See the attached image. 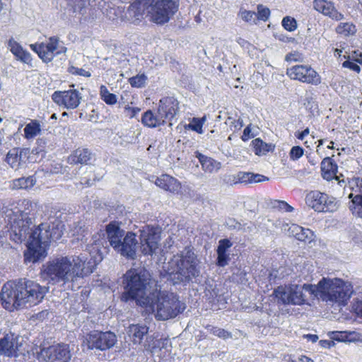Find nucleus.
<instances>
[{
    "instance_id": "1",
    "label": "nucleus",
    "mask_w": 362,
    "mask_h": 362,
    "mask_svg": "<svg viewBox=\"0 0 362 362\" xmlns=\"http://www.w3.org/2000/svg\"><path fill=\"white\" fill-rule=\"evenodd\" d=\"M92 241L88 251L93 264L90 261L87 262L85 254L59 256L43 264L42 277L52 284L66 285L91 274L94 266L103 260L108 250L107 241L103 232L93 235Z\"/></svg>"
},
{
    "instance_id": "2",
    "label": "nucleus",
    "mask_w": 362,
    "mask_h": 362,
    "mask_svg": "<svg viewBox=\"0 0 362 362\" xmlns=\"http://www.w3.org/2000/svg\"><path fill=\"white\" fill-rule=\"evenodd\" d=\"M22 209H7L5 213L8 218L11 228L16 237V241L27 240L28 250L25 252L26 262H35L46 255V248L48 243L61 238L62 231L55 228L54 226L50 228L48 223H42L34 230H32V220L28 214L33 209V203L29 200L21 202Z\"/></svg>"
},
{
    "instance_id": "3",
    "label": "nucleus",
    "mask_w": 362,
    "mask_h": 362,
    "mask_svg": "<svg viewBox=\"0 0 362 362\" xmlns=\"http://www.w3.org/2000/svg\"><path fill=\"white\" fill-rule=\"evenodd\" d=\"M47 291V287L32 280L19 279L10 281L1 288V303L9 311L22 309L40 303Z\"/></svg>"
},
{
    "instance_id": "4",
    "label": "nucleus",
    "mask_w": 362,
    "mask_h": 362,
    "mask_svg": "<svg viewBox=\"0 0 362 362\" xmlns=\"http://www.w3.org/2000/svg\"><path fill=\"white\" fill-rule=\"evenodd\" d=\"M123 285L125 291L121 299L123 301L134 300L137 305L143 307L149 305L151 298L156 294L157 284L144 270H129L124 275Z\"/></svg>"
},
{
    "instance_id": "5",
    "label": "nucleus",
    "mask_w": 362,
    "mask_h": 362,
    "mask_svg": "<svg viewBox=\"0 0 362 362\" xmlns=\"http://www.w3.org/2000/svg\"><path fill=\"white\" fill-rule=\"evenodd\" d=\"M179 0H135L129 8L127 16L135 23L142 18L141 10L146 11L149 20L158 25H164L179 9Z\"/></svg>"
},
{
    "instance_id": "6",
    "label": "nucleus",
    "mask_w": 362,
    "mask_h": 362,
    "mask_svg": "<svg viewBox=\"0 0 362 362\" xmlns=\"http://www.w3.org/2000/svg\"><path fill=\"white\" fill-rule=\"evenodd\" d=\"M310 295L329 305H346L351 297L354 289L351 284L341 279L322 278L317 285L308 286Z\"/></svg>"
},
{
    "instance_id": "7",
    "label": "nucleus",
    "mask_w": 362,
    "mask_h": 362,
    "mask_svg": "<svg viewBox=\"0 0 362 362\" xmlns=\"http://www.w3.org/2000/svg\"><path fill=\"white\" fill-rule=\"evenodd\" d=\"M149 301V305H144L143 308L153 313L157 320L165 321L175 318L185 309L184 303L179 300L177 295L158 289Z\"/></svg>"
},
{
    "instance_id": "8",
    "label": "nucleus",
    "mask_w": 362,
    "mask_h": 362,
    "mask_svg": "<svg viewBox=\"0 0 362 362\" xmlns=\"http://www.w3.org/2000/svg\"><path fill=\"white\" fill-rule=\"evenodd\" d=\"M168 272L181 282H189L200 274L199 261L194 252L185 248L180 254L174 255L168 262Z\"/></svg>"
},
{
    "instance_id": "9",
    "label": "nucleus",
    "mask_w": 362,
    "mask_h": 362,
    "mask_svg": "<svg viewBox=\"0 0 362 362\" xmlns=\"http://www.w3.org/2000/svg\"><path fill=\"white\" fill-rule=\"evenodd\" d=\"M308 286L313 284H304L303 286L291 284L279 286L274 291V295L279 303L284 305H303L306 300L305 292L310 295V291L307 288Z\"/></svg>"
},
{
    "instance_id": "10",
    "label": "nucleus",
    "mask_w": 362,
    "mask_h": 362,
    "mask_svg": "<svg viewBox=\"0 0 362 362\" xmlns=\"http://www.w3.org/2000/svg\"><path fill=\"white\" fill-rule=\"evenodd\" d=\"M37 358L44 362H69L71 354L69 345L64 343L40 346Z\"/></svg>"
},
{
    "instance_id": "11",
    "label": "nucleus",
    "mask_w": 362,
    "mask_h": 362,
    "mask_svg": "<svg viewBox=\"0 0 362 362\" xmlns=\"http://www.w3.org/2000/svg\"><path fill=\"white\" fill-rule=\"evenodd\" d=\"M116 342L117 337L113 332L93 331L83 337L81 345L88 350L105 351L114 346Z\"/></svg>"
},
{
    "instance_id": "12",
    "label": "nucleus",
    "mask_w": 362,
    "mask_h": 362,
    "mask_svg": "<svg viewBox=\"0 0 362 362\" xmlns=\"http://www.w3.org/2000/svg\"><path fill=\"white\" fill-rule=\"evenodd\" d=\"M140 251L145 256H152L159 248L160 230L158 228L146 226L139 230Z\"/></svg>"
},
{
    "instance_id": "13",
    "label": "nucleus",
    "mask_w": 362,
    "mask_h": 362,
    "mask_svg": "<svg viewBox=\"0 0 362 362\" xmlns=\"http://www.w3.org/2000/svg\"><path fill=\"white\" fill-rule=\"evenodd\" d=\"M305 204L318 212H333L338 206L336 199L320 191H310L305 196Z\"/></svg>"
},
{
    "instance_id": "14",
    "label": "nucleus",
    "mask_w": 362,
    "mask_h": 362,
    "mask_svg": "<svg viewBox=\"0 0 362 362\" xmlns=\"http://www.w3.org/2000/svg\"><path fill=\"white\" fill-rule=\"evenodd\" d=\"M287 76L292 80L318 86L321 83V77L310 65L298 64L287 69Z\"/></svg>"
},
{
    "instance_id": "15",
    "label": "nucleus",
    "mask_w": 362,
    "mask_h": 362,
    "mask_svg": "<svg viewBox=\"0 0 362 362\" xmlns=\"http://www.w3.org/2000/svg\"><path fill=\"white\" fill-rule=\"evenodd\" d=\"M25 351L23 339L15 333L9 332L0 338V354L8 357H17Z\"/></svg>"
},
{
    "instance_id": "16",
    "label": "nucleus",
    "mask_w": 362,
    "mask_h": 362,
    "mask_svg": "<svg viewBox=\"0 0 362 362\" xmlns=\"http://www.w3.org/2000/svg\"><path fill=\"white\" fill-rule=\"evenodd\" d=\"M52 98L59 106L66 109H75L81 103V93L77 90L55 91Z\"/></svg>"
},
{
    "instance_id": "17",
    "label": "nucleus",
    "mask_w": 362,
    "mask_h": 362,
    "mask_svg": "<svg viewBox=\"0 0 362 362\" xmlns=\"http://www.w3.org/2000/svg\"><path fill=\"white\" fill-rule=\"evenodd\" d=\"M158 108L166 122H169V125L172 126L171 121L179 111L177 100L174 97L163 98L159 101Z\"/></svg>"
},
{
    "instance_id": "18",
    "label": "nucleus",
    "mask_w": 362,
    "mask_h": 362,
    "mask_svg": "<svg viewBox=\"0 0 362 362\" xmlns=\"http://www.w3.org/2000/svg\"><path fill=\"white\" fill-rule=\"evenodd\" d=\"M66 50L65 47L59 45L58 37H51L47 43H42L41 59L45 63H49L56 55L64 53Z\"/></svg>"
},
{
    "instance_id": "19",
    "label": "nucleus",
    "mask_w": 362,
    "mask_h": 362,
    "mask_svg": "<svg viewBox=\"0 0 362 362\" xmlns=\"http://www.w3.org/2000/svg\"><path fill=\"white\" fill-rule=\"evenodd\" d=\"M313 8L334 21H340L345 18L344 15L336 8L334 3L327 0H314Z\"/></svg>"
},
{
    "instance_id": "20",
    "label": "nucleus",
    "mask_w": 362,
    "mask_h": 362,
    "mask_svg": "<svg viewBox=\"0 0 362 362\" xmlns=\"http://www.w3.org/2000/svg\"><path fill=\"white\" fill-rule=\"evenodd\" d=\"M137 244L138 241L136 239V234L132 232H128L122 238V242L119 243V247H117L115 250L124 257L134 259L136 257Z\"/></svg>"
},
{
    "instance_id": "21",
    "label": "nucleus",
    "mask_w": 362,
    "mask_h": 362,
    "mask_svg": "<svg viewBox=\"0 0 362 362\" xmlns=\"http://www.w3.org/2000/svg\"><path fill=\"white\" fill-rule=\"evenodd\" d=\"M106 233L110 245L114 250L119 247V243L124 237V230L121 229L119 223L116 221L110 223L106 226Z\"/></svg>"
},
{
    "instance_id": "22",
    "label": "nucleus",
    "mask_w": 362,
    "mask_h": 362,
    "mask_svg": "<svg viewBox=\"0 0 362 362\" xmlns=\"http://www.w3.org/2000/svg\"><path fill=\"white\" fill-rule=\"evenodd\" d=\"M69 162L71 164H86L90 163L95 160V154H93L88 148H77L68 158Z\"/></svg>"
},
{
    "instance_id": "23",
    "label": "nucleus",
    "mask_w": 362,
    "mask_h": 362,
    "mask_svg": "<svg viewBox=\"0 0 362 362\" xmlns=\"http://www.w3.org/2000/svg\"><path fill=\"white\" fill-rule=\"evenodd\" d=\"M25 158L26 153L23 150L14 148L8 152L6 161L12 168L17 170L25 163Z\"/></svg>"
},
{
    "instance_id": "24",
    "label": "nucleus",
    "mask_w": 362,
    "mask_h": 362,
    "mask_svg": "<svg viewBox=\"0 0 362 362\" xmlns=\"http://www.w3.org/2000/svg\"><path fill=\"white\" fill-rule=\"evenodd\" d=\"M155 184L158 187L173 193L178 192L181 188V185L177 179L166 174L158 177Z\"/></svg>"
},
{
    "instance_id": "25",
    "label": "nucleus",
    "mask_w": 362,
    "mask_h": 362,
    "mask_svg": "<svg viewBox=\"0 0 362 362\" xmlns=\"http://www.w3.org/2000/svg\"><path fill=\"white\" fill-rule=\"evenodd\" d=\"M141 122L144 125L148 127L155 128L165 124L166 121L161 115L158 108H157V110L155 112L151 110L145 112L142 116Z\"/></svg>"
},
{
    "instance_id": "26",
    "label": "nucleus",
    "mask_w": 362,
    "mask_h": 362,
    "mask_svg": "<svg viewBox=\"0 0 362 362\" xmlns=\"http://www.w3.org/2000/svg\"><path fill=\"white\" fill-rule=\"evenodd\" d=\"M233 244L228 239H222L218 241L217 252V262L218 267H225L228 264L230 260L229 254L227 251L232 247Z\"/></svg>"
},
{
    "instance_id": "27",
    "label": "nucleus",
    "mask_w": 362,
    "mask_h": 362,
    "mask_svg": "<svg viewBox=\"0 0 362 362\" xmlns=\"http://www.w3.org/2000/svg\"><path fill=\"white\" fill-rule=\"evenodd\" d=\"M148 332V327L144 325H131L127 330L128 335L134 344H140Z\"/></svg>"
},
{
    "instance_id": "28",
    "label": "nucleus",
    "mask_w": 362,
    "mask_h": 362,
    "mask_svg": "<svg viewBox=\"0 0 362 362\" xmlns=\"http://www.w3.org/2000/svg\"><path fill=\"white\" fill-rule=\"evenodd\" d=\"M321 171L324 179L331 180L337 177V165L331 158H325L321 163Z\"/></svg>"
},
{
    "instance_id": "29",
    "label": "nucleus",
    "mask_w": 362,
    "mask_h": 362,
    "mask_svg": "<svg viewBox=\"0 0 362 362\" xmlns=\"http://www.w3.org/2000/svg\"><path fill=\"white\" fill-rule=\"evenodd\" d=\"M196 157L199 159L202 165V168L206 173H211L218 171L221 168V163L214 160V159L206 157L200 153H197Z\"/></svg>"
},
{
    "instance_id": "30",
    "label": "nucleus",
    "mask_w": 362,
    "mask_h": 362,
    "mask_svg": "<svg viewBox=\"0 0 362 362\" xmlns=\"http://www.w3.org/2000/svg\"><path fill=\"white\" fill-rule=\"evenodd\" d=\"M290 233L300 241H311L313 239V232L309 228H303L298 225L293 224L289 228Z\"/></svg>"
},
{
    "instance_id": "31",
    "label": "nucleus",
    "mask_w": 362,
    "mask_h": 362,
    "mask_svg": "<svg viewBox=\"0 0 362 362\" xmlns=\"http://www.w3.org/2000/svg\"><path fill=\"white\" fill-rule=\"evenodd\" d=\"M354 195V192L349 194V198L351 199V204L349 206L353 214L357 216L362 218V193L356 192Z\"/></svg>"
},
{
    "instance_id": "32",
    "label": "nucleus",
    "mask_w": 362,
    "mask_h": 362,
    "mask_svg": "<svg viewBox=\"0 0 362 362\" xmlns=\"http://www.w3.org/2000/svg\"><path fill=\"white\" fill-rule=\"evenodd\" d=\"M36 183L35 179L33 176L27 177H21L13 181L12 189H29Z\"/></svg>"
},
{
    "instance_id": "33",
    "label": "nucleus",
    "mask_w": 362,
    "mask_h": 362,
    "mask_svg": "<svg viewBox=\"0 0 362 362\" xmlns=\"http://www.w3.org/2000/svg\"><path fill=\"white\" fill-rule=\"evenodd\" d=\"M41 132V127L37 120H32L27 124L24 128V136L27 139H32L37 136Z\"/></svg>"
},
{
    "instance_id": "34",
    "label": "nucleus",
    "mask_w": 362,
    "mask_h": 362,
    "mask_svg": "<svg viewBox=\"0 0 362 362\" xmlns=\"http://www.w3.org/2000/svg\"><path fill=\"white\" fill-rule=\"evenodd\" d=\"M100 95L101 99L107 105H115L117 102L116 95L109 92L105 86L102 85L100 88Z\"/></svg>"
},
{
    "instance_id": "35",
    "label": "nucleus",
    "mask_w": 362,
    "mask_h": 362,
    "mask_svg": "<svg viewBox=\"0 0 362 362\" xmlns=\"http://www.w3.org/2000/svg\"><path fill=\"white\" fill-rule=\"evenodd\" d=\"M356 31V26L351 23H341L336 28V32L344 36L352 35Z\"/></svg>"
},
{
    "instance_id": "36",
    "label": "nucleus",
    "mask_w": 362,
    "mask_h": 362,
    "mask_svg": "<svg viewBox=\"0 0 362 362\" xmlns=\"http://www.w3.org/2000/svg\"><path fill=\"white\" fill-rule=\"evenodd\" d=\"M254 151L256 155H264L269 151L270 146L260 139H255L252 141Z\"/></svg>"
},
{
    "instance_id": "37",
    "label": "nucleus",
    "mask_w": 362,
    "mask_h": 362,
    "mask_svg": "<svg viewBox=\"0 0 362 362\" xmlns=\"http://www.w3.org/2000/svg\"><path fill=\"white\" fill-rule=\"evenodd\" d=\"M238 16L245 22L250 23H257L256 13L251 11L245 10L243 8L240 9Z\"/></svg>"
},
{
    "instance_id": "38",
    "label": "nucleus",
    "mask_w": 362,
    "mask_h": 362,
    "mask_svg": "<svg viewBox=\"0 0 362 362\" xmlns=\"http://www.w3.org/2000/svg\"><path fill=\"white\" fill-rule=\"evenodd\" d=\"M257 12L256 13L257 21L259 20V21H262L264 22H266L269 18L271 12L268 7H267L262 4H259L257 6Z\"/></svg>"
},
{
    "instance_id": "39",
    "label": "nucleus",
    "mask_w": 362,
    "mask_h": 362,
    "mask_svg": "<svg viewBox=\"0 0 362 362\" xmlns=\"http://www.w3.org/2000/svg\"><path fill=\"white\" fill-rule=\"evenodd\" d=\"M147 81V76L144 74H138L129 79V82L132 86L136 88H141L145 86Z\"/></svg>"
},
{
    "instance_id": "40",
    "label": "nucleus",
    "mask_w": 362,
    "mask_h": 362,
    "mask_svg": "<svg viewBox=\"0 0 362 362\" xmlns=\"http://www.w3.org/2000/svg\"><path fill=\"white\" fill-rule=\"evenodd\" d=\"M282 26L289 32L294 31L297 28V22L294 18L286 16L281 22Z\"/></svg>"
},
{
    "instance_id": "41",
    "label": "nucleus",
    "mask_w": 362,
    "mask_h": 362,
    "mask_svg": "<svg viewBox=\"0 0 362 362\" xmlns=\"http://www.w3.org/2000/svg\"><path fill=\"white\" fill-rule=\"evenodd\" d=\"M226 124H228L233 132L238 131L243 127V121L240 118L235 119L229 117L226 121Z\"/></svg>"
},
{
    "instance_id": "42",
    "label": "nucleus",
    "mask_w": 362,
    "mask_h": 362,
    "mask_svg": "<svg viewBox=\"0 0 362 362\" xmlns=\"http://www.w3.org/2000/svg\"><path fill=\"white\" fill-rule=\"evenodd\" d=\"M272 206L274 208L279 209L286 212H292L294 210L293 207L287 202L281 200H274Z\"/></svg>"
},
{
    "instance_id": "43",
    "label": "nucleus",
    "mask_w": 362,
    "mask_h": 362,
    "mask_svg": "<svg viewBox=\"0 0 362 362\" xmlns=\"http://www.w3.org/2000/svg\"><path fill=\"white\" fill-rule=\"evenodd\" d=\"M210 332L215 336H217L220 338H223L224 339L231 338L232 334L229 332L218 327H211L210 328Z\"/></svg>"
},
{
    "instance_id": "44",
    "label": "nucleus",
    "mask_w": 362,
    "mask_h": 362,
    "mask_svg": "<svg viewBox=\"0 0 362 362\" xmlns=\"http://www.w3.org/2000/svg\"><path fill=\"white\" fill-rule=\"evenodd\" d=\"M18 60L25 63L30 64L32 62V57L30 54L23 48L21 49L16 55H14Z\"/></svg>"
},
{
    "instance_id": "45",
    "label": "nucleus",
    "mask_w": 362,
    "mask_h": 362,
    "mask_svg": "<svg viewBox=\"0 0 362 362\" xmlns=\"http://www.w3.org/2000/svg\"><path fill=\"white\" fill-rule=\"evenodd\" d=\"M204 119L193 118L192 122L188 124L189 129L197 132V133H202V126Z\"/></svg>"
},
{
    "instance_id": "46",
    "label": "nucleus",
    "mask_w": 362,
    "mask_h": 362,
    "mask_svg": "<svg viewBox=\"0 0 362 362\" xmlns=\"http://www.w3.org/2000/svg\"><path fill=\"white\" fill-rule=\"evenodd\" d=\"M303 153L304 150L302 147L299 146H293L291 148L289 153L290 159L292 160H298L300 157L303 156Z\"/></svg>"
},
{
    "instance_id": "47",
    "label": "nucleus",
    "mask_w": 362,
    "mask_h": 362,
    "mask_svg": "<svg viewBox=\"0 0 362 362\" xmlns=\"http://www.w3.org/2000/svg\"><path fill=\"white\" fill-rule=\"evenodd\" d=\"M7 47L13 55H16V53H18L23 48V47L17 41H16L13 37H11L8 40Z\"/></svg>"
},
{
    "instance_id": "48",
    "label": "nucleus",
    "mask_w": 362,
    "mask_h": 362,
    "mask_svg": "<svg viewBox=\"0 0 362 362\" xmlns=\"http://www.w3.org/2000/svg\"><path fill=\"white\" fill-rule=\"evenodd\" d=\"M345 341L354 342L362 341V334L356 332H346Z\"/></svg>"
},
{
    "instance_id": "49",
    "label": "nucleus",
    "mask_w": 362,
    "mask_h": 362,
    "mask_svg": "<svg viewBox=\"0 0 362 362\" xmlns=\"http://www.w3.org/2000/svg\"><path fill=\"white\" fill-rule=\"evenodd\" d=\"M350 186L354 192L362 193V178H354L350 182Z\"/></svg>"
},
{
    "instance_id": "50",
    "label": "nucleus",
    "mask_w": 362,
    "mask_h": 362,
    "mask_svg": "<svg viewBox=\"0 0 362 362\" xmlns=\"http://www.w3.org/2000/svg\"><path fill=\"white\" fill-rule=\"evenodd\" d=\"M251 177H252V173L239 172L237 174L236 178L240 182L250 183Z\"/></svg>"
},
{
    "instance_id": "51",
    "label": "nucleus",
    "mask_w": 362,
    "mask_h": 362,
    "mask_svg": "<svg viewBox=\"0 0 362 362\" xmlns=\"http://www.w3.org/2000/svg\"><path fill=\"white\" fill-rule=\"evenodd\" d=\"M329 334L333 340L345 341L346 332H332Z\"/></svg>"
},
{
    "instance_id": "52",
    "label": "nucleus",
    "mask_w": 362,
    "mask_h": 362,
    "mask_svg": "<svg viewBox=\"0 0 362 362\" xmlns=\"http://www.w3.org/2000/svg\"><path fill=\"white\" fill-rule=\"evenodd\" d=\"M75 11H81L86 5V0H70Z\"/></svg>"
},
{
    "instance_id": "53",
    "label": "nucleus",
    "mask_w": 362,
    "mask_h": 362,
    "mask_svg": "<svg viewBox=\"0 0 362 362\" xmlns=\"http://www.w3.org/2000/svg\"><path fill=\"white\" fill-rule=\"evenodd\" d=\"M342 66L344 67L349 68V69L356 71V73H359L361 71V68L357 64H356L353 62H350L349 60L344 62L342 64Z\"/></svg>"
},
{
    "instance_id": "54",
    "label": "nucleus",
    "mask_w": 362,
    "mask_h": 362,
    "mask_svg": "<svg viewBox=\"0 0 362 362\" xmlns=\"http://www.w3.org/2000/svg\"><path fill=\"white\" fill-rule=\"evenodd\" d=\"M69 69H70V72L74 74L83 76L86 77L90 76V73L89 71H87L83 69H78V68L71 66Z\"/></svg>"
},
{
    "instance_id": "55",
    "label": "nucleus",
    "mask_w": 362,
    "mask_h": 362,
    "mask_svg": "<svg viewBox=\"0 0 362 362\" xmlns=\"http://www.w3.org/2000/svg\"><path fill=\"white\" fill-rule=\"evenodd\" d=\"M265 180H269V178L264 175H259V174L252 173V177L250 178V183H252V182L258 183V182H261L265 181Z\"/></svg>"
},
{
    "instance_id": "56",
    "label": "nucleus",
    "mask_w": 362,
    "mask_h": 362,
    "mask_svg": "<svg viewBox=\"0 0 362 362\" xmlns=\"http://www.w3.org/2000/svg\"><path fill=\"white\" fill-rule=\"evenodd\" d=\"M139 111L140 109L138 107H125V112L130 118L135 117Z\"/></svg>"
},
{
    "instance_id": "57",
    "label": "nucleus",
    "mask_w": 362,
    "mask_h": 362,
    "mask_svg": "<svg viewBox=\"0 0 362 362\" xmlns=\"http://www.w3.org/2000/svg\"><path fill=\"white\" fill-rule=\"evenodd\" d=\"M253 136L254 134L251 132V126L248 125L243 131L242 139L245 141Z\"/></svg>"
},
{
    "instance_id": "58",
    "label": "nucleus",
    "mask_w": 362,
    "mask_h": 362,
    "mask_svg": "<svg viewBox=\"0 0 362 362\" xmlns=\"http://www.w3.org/2000/svg\"><path fill=\"white\" fill-rule=\"evenodd\" d=\"M42 43L30 45V47L31 48V49L36 52L40 59L42 54Z\"/></svg>"
},
{
    "instance_id": "59",
    "label": "nucleus",
    "mask_w": 362,
    "mask_h": 362,
    "mask_svg": "<svg viewBox=\"0 0 362 362\" xmlns=\"http://www.w3.org/2000/svg\"><path fill=\"white\" fill-rule=\"evenodd\" d=\"M310 133V130L308 128H306L303 132H301L298 136H297L298 139L303 140L305 136H308Z\"/></svg>"
},
{
    "instance_id": "60",
    "label": "nucleus",
    "mask_w": 362,
    "mask_h": 362,
    "mask_svg": "<svg viewBox=\"0 0 362 362\" xmlns=\"http://www.w3.org/2000/svg\"><path fill=\"white\" fill-rule=\"evenodd\" d=\"M320 344L323 347H330L331 346H333L334 343L333 341L322 340L320 341Z\"/></svg>"
},
{
    "instance_id": "61",
    "label": "nucleus",
    "mask_w": 362,
    "mask_h": 362,
    "mask_svg": "<svg viewBox=\"0 0 362 362\" xmlns=\"http://www.w3.org/2000/svg\"><path fill=\"white\" fill-rule=\"evenodd\" d=\"M305 337L313 342H315L318 339V337L315 334H308Z\"/></svg>"
},
{
    "instance_id": "62",
    "label": "nucleus",
    "mask_w": 362,
    "mask_h": 362,
    "mask_svg": "<svg viewBox=\"0 0 362 362\" xmlns=\"http://www.w3.org/2000/svg\"><path fill=\"white\" fill-rule=\"evenodd\" d=\"M299 360L301 361V362H314L312 359H310V358L305 356H301L299 358Z\"/></svg>"
},
{
    "instance_id": "63",
    "label": "nucleus",
    "mask_w": 362,
    "mask_h": 362,
    "mask_svg": "<svg viewBox=\"0 0 362 362\" xmlns=\"http://www.w3.org/2000/svg\"><path fill=\"white\" fill-rule=\"evenodd\" d=\"M341 53H342V50L340 49L336 48V49H334V54L335 57H340L341 55Z\"/></svg>"
},
{
    "instance_id": "64",
    "label": "nucleus",
    "mask_w": 362,
    "mask_h": 362,
    "mask_svg": "<svg viewBox=\"0 0 362 362\" xmlns=\"http://www.w3.org/2000/svg\"><path fill=\"white\" fill-rule=\"evenodd\" d=\"M356 62L362 64V54H360L359 57L356 59Z\"/></svg>"
}]
</instances>
